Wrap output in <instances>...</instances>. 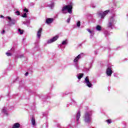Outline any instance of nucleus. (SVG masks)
Returning <instances> with one entry per match:
<instances>
[{
  "mask_svg": "<svg viewBox=\"0 0 128 128\" xmlns=\"http://www.w3.org/2000/svg\"><path fill=\"white\" fill-rule=\"evenodd\" d=\"M27 24H30V20H27Z\"/></svg>",
  "mask_w": 128,
  "mask_h": 128,
  "instance_id": "nucleus-34",
  "label": "nucleus"
},
{
  "mask_svg": "<svg viewBox=\"0 0 128 128\" xmlns=\"http://www.w3.org/2000/svg\"><path fill=\"white\" fill-rule=\"evenodd\" d=\"M25 76H28V72H26V74H25Z\"/></svg>",
  "mask_w": 128,
  "mask_h": 128,
  "instance_id": "nucleus-32",
  "label": "nucleus"
},
{
  "mask_svg": "<svg viewBox=\"0 0 128 128\" xmlns=\"http://www.w3.org/2000/svg\"><path fill=\"white\" fill-rule=\"evenodd\" d=\"M1 18H4V16H1Z\"/></svg>",
  "mask_w": 128,
  "mask_h": 128,
  "instance_id": "nucleus-35",
  "label": "nucleus"
},
{
  "mask_svg": "<svg viewBox=\"0 0 128 128\" xmlns=\"http://www.w3.org/2000/svg\"><path fill=\"white\" fill-rule=\"evenodd\" d=\"M106 122H108V124H111L112 122V120H106Z\"/></svg>",
  "mask_w": 128,
  "mask_h": 128,
  "instance_id": "nucleus-27",
  "label": "nucleus"
},
{
  "mask_svg": "<svg viewBox=\"0 0 128 128\" xmlns=\"http://www.w3.org/2000/svg\"><path fill=\"white\" fill-rule=\"evenodd\" d=\"M72 5H68L64 6L62 10V14H67L68 12L69 14H72Z\"/></svg>",
  "mask_w": 128,
  "mask_h": 128,
  "instance_id": "nucleus-2",
  "label": "nucleus"
},
{
  "mask_svg": "<svg viewBox=\"0 0 128 128\" xmlns=\"http://www.w3.org/2000/svg\"><path fill=\"white\" fill-rule=\"evenodd\" d=\"M82 76H84V74H78L76 76V77L80 80V79L82 78Z\"/></svg>",
  "mask_w": 128,
  "mask_h": 128,
  "instance_id": "nucleus-15",
  "label": "nucleus"
},
{
  "mask_svg": "<svg viewBox=\"0 0 128 128\" xmlns=\"http://www.w3.org/2000/svg\"><path fill=\"white\" fill-rule=\"evenodd\" d=\"M116 18H114V16H111L108 21V27L112 28V26H114V24H116Z\"/></svg>",
  "mask_w": 128,
  "mask_h": 128,
  "instance_id": "nucleus-3",
  "label": "nucleus"
},
{
  "mask_svg": "<svg viewBox=\"0 0 128 128\" xmlns=\"http://www.w3.org/2000/svg\"><path fill=\"white\" fill-rule=\"evenodd\" d=\"M76 26L78 28H80V21H78L76 23Z\"/></svg>",
  "mask_w": 128,
  "mask_h": 128,
  "instance_id": "nucleus-21",
  "label": "nucleus"
},
{
  "mask_svg": "<svg viewBox=\"0 0 128 128\" xmlns=\"http://www.w3.org/2000/svg\"><path fill=\"white\" fill-rule=\"evenodd\" d=\"M23 24H26V23H24V22Z\"/></svg>",
  "mask_w": 128,
  "mask_h": 128,
  "instance_id": "nucleus-36",
  "label": "nucleus"
},
{
  "mask_svg": "<svg viewBox=\"0 0 128 128\" xmlns=\"http://www.w3.org/2000/svg\"><path fill=\"white\" fill-rule=\"evenodd\" d=\"M90 6L91 8H96V4H90Z\"/></svg>",
  "mask_w": 128,
  "mask_h": 128,
  "instance_id": "nucleus-24",
  "label": "nucleus"
},
{
  "mask_svg": "<svg viewBox=\"0 0 128 128\" xmlns=\"http://www.w3.org/2000/svg\"><path fill=\"white\" fill-rule=\"evenodd\" d=\"M24 12H28V10L26 8H24Z\"/></svg>",
  "mask_w": 128,
  "mask_h": 128,
  "instance_id": "nucleus-31",
  "label": "nucleus"
},
{
  "mask_svg": "<svg viewBox=\"0 0 128 128\" xmlns=\"http://www.w3.org/2000/svg\"><path fill=\"white\" fill-rule=\"evenodd\" d=\"M23 56H22V55H20V58H22Z\"/></svg>",
  "mask_w": 128,
  "mask_h": 128,
  "instance_id": "nucleus-33",
  "label": "nucleus"
},
{
  "mask_svg": "<svg viewBox=\"0 0 128 128\" xmlns=\"http://www.w3.org/2000/svg\"><path fill=\"white\" fill-rule=\"evenodd\" d=\"M74 66L77 70H80V66H78V64H74Z\"/></svg>",
  "mask_w": 128,
  "mask_h": 128,
  "instance_id": "nucleus-20",
  "label": "nucleus"
},
{
  "mask_svg": "<svg viewBox=\"0 0 128 128\" xmlns=\"http://www.w3.org/2000/svg\"><path fill=\"white\" fill-rule=\"evenodd\" d=\"M58 38L60 36L58 35L54 36L52 38H50L47 41V44H52V42H56L58 40Z\"/></svg>",
  "mask_w": 128,
  "mask_h": 128,
  "instance_id": "nucleus-6",
  "label": "nucleus"
},
{
  "mask_svg": "<svg viewBox=\"0 0 128 128\" xmlns=\"http://www.w3.org/2000/svg\"><path fill=\"white\" fill-rule=\"evenodd\" d=\"M20 126V123H15L12 126V128H19Z\"/></svg>",
  "mask_w": 128,
  "mask_h": 128,
  "instance_id": "nucleus-14",
  "label": "nucleus"
},
{
  "mask_svg": "<svg viewBox=\"0 0 128 128\" xmlns=\"http://www.w3.org/2000/svg\"><path fill=\"white\" fill-rule=\"evenodd\" d=\"M18 32L20 33V34H24V30H21L20 29H18Z\"/></svg>",
  "mask_w": 128,
  "mask_h": 128,
  "instance_id": "nucleus-22",
  "label": "nucleus"
},
{
  "mask_svg": "<svg viewBox=\"0 0 128 128\" xmlns=\"http://www.w3.org/2000/svg\"><path fill=\"white\" fill-rule=\"evenodd\" d=\"M70 22V18H68L67 20V22L69 23Z\"/></svg>",
  "mask_w": 128,
  "mask_h": 128,
  "instance_id": "nucleus-29",
  "label": "nucleus"
},
{
  "mask_svg": "<svg viewBox=\"0 0 128 128\" xmlns=\"http://www.w3.org/2000/svg\"><path fill=\"white\" fill-rule=\"evenodd\" d=\"M92 111H88L85 112L84 116V122H87L88 124L92 122Z\"/></svg>",
  "mask_w": 128,
  "mask_h": 128,
  "instance_id": "nucleus-1",
  "label": "nucleus"
},
{
  "mask_svg": "<svg viewBox=\"0 0 128 128\" xmlns=\"http://www.w3.org/2000/svg\"><path fill=\"white\" fill-rule=\"evenodd\" d=\"M6 55L7 56H12V54L10 52H6Z\"/></svg>",
  "mask_w": 128,
  "mask_h": 128,
  "instance_id": "nucleus-25",
  "label": "nucleus"
},
{
  "mask_svg": "<svg viewBox=\"0 0 128 128\" xmlns=\"http://www.w3.org/2000/svg\"><path fill=\"white\" fill-rule=\"evenodd\" d=\"M108 12H110L108 10H106L104 12H98V16L99 18H104V16L108 14Z\"/></svg>",
  "mask_w": 128,
  "mask_h": 128,
  "instance_id": "nucleus-5",
  "label": "nucleus"
},
{
  "mask_svg": "<svg viewBox=\"0 0 128 128\" xmlns=\"http://www.w3.org/2000/svg\"><path fill=\"white\" fill-rule=\"evenodd\" d=\"M84 83L86 84V86H88V88H92V84L90 82V78H88V76H86Z\"/></svg>",
  "mask_w": 128,
  "mask_h": 128,
  "instance_id": "nucleus-7",
  "label": "nucleus"
},
{
  "mask_svg": "<svg viewBox=\"0 0 128 128\" xmlns=\"http://www.w3.org/2000/svg\"><path fill=\"white\" fill-rule=\"evenodd\" d=\"M68 44V40H66L62 42V46H66Z\"/></svg>",
  "mask_w": 128,
  "mask_h": 128,
  "instance_id": "nucleus-17",
  "label": "nucleus"
},
{
  "mask_svg": "<svg viewBox=\"0 0 128 128\" xmlns=\"http://www.w3.org/2000/svg\"><path fill=\"white\" fill-rule=\"evenodd\" d=\"M82 58H84V53L79 54L74 58V59L73 60L74 64H78V60H80Z\"/></svg>",
  "mask_w": 128,
  "mask_h": 128,
  "instance_id": "nucleus-4",
  "label": "nucleus"
},
{
  "mask_svg": "<svg viewBox=\"0 0 128 128\" xmlns=\"http://www.w3.org/2000/svg\"><path fill=\"white\" fill-rule=\"evenodd\" d=\"M2 112L3 114H5V116H8V110L6 107L2 108Z\"/></svg>",
  "mask_w": 128,
  "mask_h": 128,
  "instance_id": "nucleus-13",
  "label": "nucleus"
},
{
  "mask_svg": "<svg viewBox=\"0 0 128 128\" xmlns=\"http://www.w3.org/2000/svg\"><path fill=\"white\" fill-rule=\"evenodd\" d=\"M80 111H78L76 114V120L77 124H80Z\"/></svg>",
  "mask_w": 128,
  "mask_h": 128,
  "instance_id": "nucleus-10",
  "label": "nucleus"
},
{
  "mask_svg": "<svg viewBox=\"0 0 128 128\" xmlns=\"http://www.w3.org/2000/svg\"><path fill=\"white\" fill-rule=\"evenodd\" d=\"M4 32H6V31L4 30H3L2 32H1V34H4Z\"/></svg>",
  "mask_w": 128,
  "mask_h": 128,
  "instance_id": "nucleus-30",
  "label": "nucleus"
},
{
  "mask_svg": "<svg viewBox=\"0 0 128 128\" xmlns=\"http://www.w3.org/2000/svg\"><path fill=\"white\" fill-rule=\"evenodd\" d=\"M49 6H50V8H54V3H52L51 4H50Z\"/></svg>",
  "mask_w": 128,
  "mask_h": 128,
  "instance_id": "nucleus-23",
  "label": "nucleus"
},
{
  "mask_svg": "<svg viewBox=\"0 0 128 128\" xmlns=\"http://www.w3.org/2000/svg\"><path fill=\"white\" fill-rule=\"evenodd\" d=\"M112 66H108L106 70V74L108 76H112Z\"/></svg>",
  "mask_w": 128,
  "mask_h": 128,
  "instance_id": "nucleus-9",
  "label": "nucleus"
},
{
  "mask_svg": "<svg viewBox=\"0 0 128 128\" xmlns=\"http://www.w3.org/2000/svg\"><path fill=\"white\" fill-rule=\"evenodd\" d=\"M32 126H36V120L34 118L32 119Z\"/></svg>",
  "mask_w": 128,
  "mask_h": 128,
  "instance_id": "nucleus-19",
  "label": "nucleus"
},
{
  "mask_svg": "<svg viewBox=\"0 0 128 128\" xmlns=\"http://www.w3.org/2000/svg\"><path fill=\"white\" fill-rule=\"evenodd\" d=\"M54 20V19L52 18H47L46 19V24H52Z\"/></svg>",
  "mask_w": 128,
  "mask_h": 128,
  "instance_id": "nucleus-12",
  "label": "nucleus"
},
{
  "mask_svg": "<svg viewBox=\"0 0 128 128\" xmlns=\"http://www.w3.org/2000/svg\"><path fill=\"white\" fill-rule=\"evenodd\" d=\"M96 30L98 32H100V30H102V27H101V26H100V25H97L96 26Z\"/></svg>",
  "mask_w": 128,
  "mask_h": 128,
  "instance_id": "nucleus-16",
  "label": "nucleus"
},
{
  "mask_svg": "<svg viewBox=\"0 0 128 128\" xmlns=\"http://www.w3.org/2000/svg\"><path fill=\"white\" fill-rule=\"evenodd\" d=\"M87 30L90 34L91 36H94V30H90V29H87Z\"/></svg>",
  "mask_w": 128,
  "mask_h": 128,
  "instance_id": "nucleus-18",
  "label": "nucleus"
},
{
  "mask_svg": "<svg viewBox=\"0 0 128 128\" xmlns=\"http://www.w3.org/2000/svg\"><path fill=\"white\" fill-rule=\"evenodd\" d=\"M42 28H40L38 30L37 32V38H40V36H42Z\"/></svg>",
  "mask_w": 128,
  "mask_h": 128,
  "instance_id": "nucleus-11",
  "label": "nucleus"
},
{
  "mask_svg": "<svg viewBox=\"0 0 128 128\" xmlns=\"http://www.w3.org/2000/svg\"><path fill=\"white\" fill-rule=\"evenodd\" d=\"M22 18H26V13H24L23 15H22Z\"/></svg>",
  "mask_w": 128,
  "mask_h": 128,
  "instance_id": "nucleus-28",
  "label": "nucleus"
},
{
  "mask_svg": "<svg viewBox=\"0 0 128 128\" xmlns=\"http://www.w3.org/2000/svg\"><path fill=\"white\" fill-rule=\"evenodd\" d=\"M15 14H16V16H20V12L18 11H16L15 12Z\"/></svg>",
  "mask_w": 128,
  "mask_h": 128,
  "instance_id": "nucleus-26",
  "label": "nucleus"
},
{
  "mask_svg": "<svg viewBox=\"0 0 128 128\" xmlns=\"http://www.w3.org/2000/svg\"><path fill=\"white\" fill-rule=\"evenodd\" d=\"M127 16H128V14H127Z\"/></svg>",
  "mask_w": 128,
  "mask_h": 128,
  "instance_id": "nucleus-38",
  "label": "nucleus"
},
{
  "mask_svg": "<svg viewBox=\"0 0 128 128\" xmlns=\"http://www.w3.org/2000/svg\"><path fill=\"white\" fill-rule=\"evenodd\" d=\"M74 104H76V102L74 101Z\"/></svg>",
  "mask_w": 128,
  "mask_h": 128,
  "instance_id": "nucleus-37",
  "label": "nucleus"
},
{
  "mask_svg": "<svg viewBox=\"0 0 128 128\" xmlns=\"http://www.w3.org/2000/svg\"><path fill=\"white\" fill-rule=\"evenodd\" d=\"M6 18H8V24L10 26H12V24H16V20L14 19H12L10 16H7L6 17Z\"/></svg>",
  "mask_w": 128,
  "mask_h": 128,
  "instance_id": "nucleus-8",
  "label": "nucleus"
}]
</instances>
